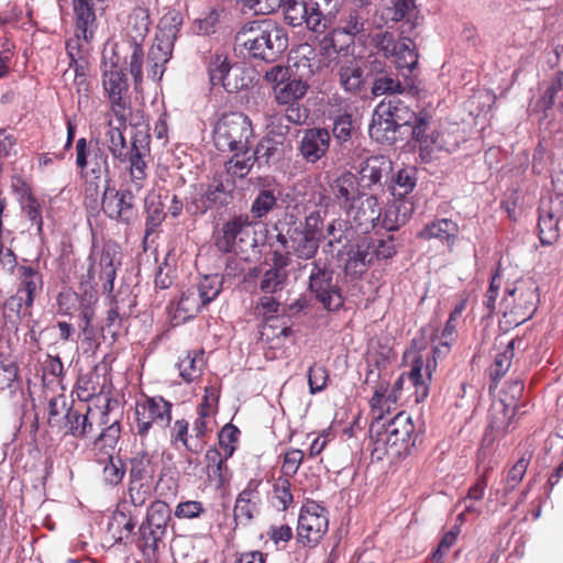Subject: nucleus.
<instances>
[{
  "instance_id": "obj_1",
  "label": "nucleus",
  "mask_w": 563,
  "mask_h": 563,
  "mask_svg": "<svg viewBox=\"0 0 563 563\" xmlns=\"http://www.w3.org/2000/svg\"><path fill=\"white\" fill-rule=\"evenodd\" d=\"M386 22L400 23L399 38L395 40L391 32H378L373 35L372 42L378 52L391 60L398 71L407 79L418 65V53L415 38L422 18L416 0H395L393 5L386 7L382 13Z\"/></svg>"
},
{
  "instance_id": "obj_2",
  "label": "nucleus",
  "mask_w": 563,
  "mask_h": 563,
  "mask_svg": "<svg viewBox=\"0 0 563 563\" xmlns=\"http://www.w3.org/2000/svg\"><path fill=\"white\" fill-rule=\"evenodd\" d=\"M287 45V32L272 19L245 23L234 38V49L241 55L266 62H274Z\"/></svg>"
},
{
  "instance_id": "obj_3",
  "label": "nucleus",
  "mask_w": 563,
  "mask_h": 563,
  "mask_svg": "<svg viewBox=\"0 0 563 563\" xmlns=\"http://www.w3.org/2000/svg\"><path fill=\"white\" fill-rule=\"evenodd\" d=\"M150 12L146 8L136 7L128 16L125 33L129 40L123 43L121 49L125 52L126 65L136 91L142 90L144 51L142 43L150 31Z\"/></svg>"
},
{
  "instance_id": "obj_4",
  "label": "nucleus",
  "mask_w": 563,
  "mask_h": 563,
  "mask_svg": "<svg viewBox=\"0 0 563 563\" xmlns=\"http://www.w3.org/2000/svg\"><path fill=\"white\" fill-rule=\"evenodd\" d=\"M106 136L108 151L120 163H130L129 174L132 185L136 190H141L147 177V165L144 162V156L148 153L147 143L145 142L147 136L135 135L130 148L120 126H110Z\"/></svg>"
},
{
  "instance_id": "obj_5",
  "label": "nucleus",
  "mask_w": 563,
  "mask_h": 563,
  "mask_svg": "<svg viewBox=\"0 0 563 563\" xmlns=\"http://www.w3.org/2000/svg\"><path fill=\"white\" fill-rule=\"evenodd\" d=\"M254 139L252 121L242 112L223 114L213 130V141L221 152H250Z\"/></svg>"
},
{
  "instance_id": "obj_6",
  "label": "nucleus",
  "mask_w": 563,
  "mask_h": 563,
  "mask_svg": "<svg viewBox=\"0 0 563 563\" xmlns=\"http://www.w3.org/2000/svg\"><path fill=\"white\" fill-rule=\"evenodd\" d=\"M180 24L181 18L177 12H168L159 21V34L156 35L146 59L147 78L154 82L159 81L164 75L165 64L172 57Z\"/></svg>"
},
{
  "instance_id": "obj_7",
  "label": "nucleus",
  "mask_w": 563,
  "mask_h": 563,
  "mask_svg": "<svg viewBox=\"0 0 563 563\" xmlns=\"http://www.w3.org/2000/svg\"><path fill=\"white\" fill-rule=\"evenodd\" d=\"M538 286L531 278L519 279L507 290L501 307L507 323L519 325L530 319L539 301Z\"/></svg>"
},
{
  "instance_id": "obj_8",
  "label": "nucleus",
  "mask_w": 563,
  "mask_h": 563,
  "mask_svg": "<svg viewBox=\"0 0 563 563\" xmlns=\"http://www.w3.org/2000/svg\"><path fill=\"white\" fill-rule=\"evenodd\" d=\"M273 229L277 232V243L284 250H288V253L306 261L316 256L320 238H313L301 232V225H297L296 216L286 213L284 220L276 222Z\"/></svg>"
},
{
  "instance_id": "obj_9",
  "label": "nucleus",
  "mask_w": 563,
  "mask_h": 563,
  "mask_svg": "<svg viewBox=\"0 0 563 563\" xmlns=\"http://www.w3.org/2000/svg\"><path fill=\"white\" fill-rule=\"evenodd\" d=\"M456 324L457 320L454 317H449L445 327L441 334L440 345L433 347V362H428L423 366L421 356H418L413 361L412 368L407 376V380L410 382L416 388V401L420 402L428 396L427 379H430L432 371L435 368V358L444 356L449 353L452 343L456 339Z\"/></svg>"
},
{
  "instance_id": "obj_10",
  "label": "nucleus",
  "mask_w": 563,
  "mask_h": 563,
  "mask_svg": "<svg viewBox=\"0 0 563 563\" xmlns=\"http://www.w3.org/2000/svg\"><path fill=\"white\" fill-rule=\"evenodd\" d=\"M373 432H376V441L393 449L395 454L415 445L416 428L411 416L405 411L398 412L387 424H378Z\"/></svg>"
},
{
  "instance_id": "obj_11",
  "label": "nucleus",
  "mask_w": 563,
  "mask_h": 563,
  "mask_svg": "<svg viewBox=\"0 0 563 563\" xmlns=\"http://www.w3.org/2000/svg\"><path fill=\"white\" fill-rule=\"evenodd\" d=\"M102 88L104 96L109 100L111 111L121 122L125 123V113L128 109L126 92L129 84L125 74L118 67L117 63H102Z\"/></svg>"
},
{
  "instance_id": "obj_12",
  "label": "nucleus",
  "mask_w": 563,
  "mask_h": 563,
  "mask_svg": "<svg viewBox=\"0 0 563 563\" xmlns=\"http://www.w3.org/2000/svg\"><path fill=\"white\" fill-rule=\"evenodd\" d=\"M309 290L328 310H339L343 306V297L333 280V271L320 261L311 263Z\"/></svg>"
},
{
  "instance_id": "obj_13",
  "label": "nucleus",
  "mask_w": 563,
  "mask_h": 563,
  "mask_svg": "<svg viewBox=\"0 0 563 563\" xmlns=\"http://www.w3.org/2000/svg\"><path fill=\"white\" fill-rule=\"evenodd\" d=\"M329 519L325 508L313 500H307L301 507L297 536L305 545H316L328 531Z\"/></svg>"
},
{
  "instance_id": "obj_14",
  "label": "nucleus",
  "mask_w": 563,
  "mask_h": 563,
  "mask_svg": "<svg viewBox=\"0 0 563 563\" xmlns=\"http://www.w3.org/2000/svg\"><path fill=\"white\" fill-rule=\"evenodd\" d=\"M172 404L162 397L146 398L136 402V434L144 438L154 427L164 428L172 419Z\"/></svg>"
},
{
  "instance_id": "obj_15",
  "label": "nucleus",
  "mask_w": 563,
  "mask_h": 563,
  "mask_svg": "<svg viewBox=\"0 0 563 563\" xmlns=\"http://www.w3.org/2000/svg\"><path fill=\"white\" fill-rule=\"evenodd\" d=\"M134 191L139 192L140 190L135 189L131 180L128 188L121 191L108 185L102 195L103 212L110 219L129 223L135 217Z\"/></svg>"
},
{
  "instance_id": "obj_16",
  "label": "nucleus",
  "mask_w": 563,
  "mask_h": 563,
  "mask_svg": "<svg viewBox=\"0 0 563 563\" xmlns=\"http://www.w3.org/2000/svg\"><path fill=\"white\" fill-rule=\"evenodd\" d=\"M251 222L247 216H236L227 221L216 238V246L220 252L230 253L243 251V245L250 240Z\"/></svg>"
},
{
  "instance_id": "obj_17",
  "label": "nucleus",
  "mask_w": 563,
  "mask_h": 563,
  "mask_svg": "<svg viewBox=\"0 0 563 563\" xmlns=\"http://www.w3.org/2000/svg\"><path fill=\"white\" fill-rule=\"evenodd\" d=\"M170 520V508L162 500H155L147 509L146 519L140 527V533L146 545L156 548L166 532Z\"/></svg>"
},
{
  "instance_id": "obj_18",
  "label": "nucleus",
  "mask_w": 563,
  "mask_h": 563,
  "mask_svg": "<svg viewBox=\"0 0 563 563\" xmlns=\"http://www.w3.org/2000/svg\"><path fill=\"white\" fill-rule=\"evenodd\" d=\"M366 18L356 10H350L340 20L338 27L332 29L322 40L323 48H332L335 53L343 48L340 44V36H346L347 42H353L354 37L365 32Z\"/></svg>"
},
{
  "instance_id": "obj_19",
  "label": "nucleus",
  "mask_w": 563,
  "mask_h": 563,
  "mask_svg": "<svg viewBox=\"0 0 563 563\" xmlns=\"http://www.w3.org/2000/svg\"><path fill=\"white\" fill-rule=\"evenodd\" d=\"M385 107L388 108L389 114L394 123L399 128H410L415 137H420L422 132L428 126V118L426 115H417L402 100L393 96L385 101Z\"/></svg>"
},
{
  "instance_id": "obj_20",
  "label": "nucleus",
  "mask_w": 563,
  "mask_h": 563,
  "mask_svg": "<svg viewBox=\"0 0 563 563\" xmlns=\"http://www.w3.org/2000/svg\"><path fill=\"white\" fill-rule=\"evenodd\" d=\"M561 201L542 202L539 209V236L543 245H551L559 239V221L561 218Z\"/></svg>"
},
{
  "instance_id": "obj_21",
  "label": "nucleus",
  "mask_w": 563,
  "mask_h": 563,
  "mask_svg": "<svg viewBox=\"0 0 563 563\" xmlns=\"http://www.w3.org/2000/svg\"><path fill=\"white\" fill-rule=\"evenodd\" d=\"M386 109L385 101H382L376 107L368 128V133L377 143L391 145L397 140L399 128L394 123L388 112L389 110Z\"/></svg>"
},
{
  "instance_id": "obj_22",
  "label": "nucleus",
  "mask_w": 563,
  "mask_h": 563,
  "mask_svg": "<svg viewBox=\"0 0 563 563\" xmlns=\"http://www.w3.org/2000/svg\"><path fill=\"white\" fill-rule=\"evenodd\" d=\"M380 211L377 198L365 194L357 202L347 207V216L357 227H363L365 230L375 228L379 223Z\"/></svg>"
},
{
  "instance_id": "obj_23",
  "label": "nucleus",
  "mask_w": 563,
  "mask_h": 563,
  "mask_svg": "<svg viewBox=\"0 0 563 563\" xmlns=\"http://www.w3.org/2000/svg\"><path fill=\"white\" fill-rule=\"evenodd\" d=\"M330 134L325 129H307L300 140L299 151L310 163L319 161L329 150Z\"/></svg>"
},
{
  "instance_id": "obj_24",
  "label": "nucleus",
  "mask_w": 563,
  "mask_h": 563,
  "mask_svg": "<svg viewBox=\"0 0 563 563\" xmlns=\"http://www.w3.org/2000/svg\"><path fill=\"white\" fill-rule=\"evenodd\" d=\"M332 192L341 207L347 208L364 196V187L356 175L344 173L332 184Z\"/></svg>"
},
{
  "instance_id": "obj_25",
  "label": "nucleus",
  "mask_w": 563,
  "mask_h": 563,
  "mask_svg": "<svg viewBox=\"0 0 563 563\" xmlns=\"http://www.w3.org/2000/svg\"><path fill=\"white\" fill-rule=\"evenodd\" d=\"M342 3V0H310L312 10L310 24L313 33L322 34L332 25Z\"/></svg>"
},
{
  "instance_id": "obj_26",
  "label": "nucleus",
  "mask_w": 563,
  "mask_h": 563,
  "mask_svg": "<svg viewBox=\"0 0 563 563\" xmlns=\"http://www.w3.org/2000/svg\"><path fill=\"white\" fill-rule=\"evenodd\" d=\"M340 86L350 93H358L364 88L363 69L354 57L341 59L336 71Z\"/></svg>"
},
{
  "instance_id": "obj_27",
  "label": "nucleus",
  "mask_w": 563,
  "mask_h": 563,
  "mask_svg": "<svg viewBox=\"0 0 563 563\" xmlns=\"http://www.w3.org/2000/svg\"><path fill=\"white\" fill-rule=\"evenodd\" d=\"M459 225L450 219H438L423 227L417 234L421 240L429 241L437 239L442 243H445L450 251L455 244L459 236Z\"/></svg>"
},
{
  "instance_id": "obj_28",
  "label": "nucleus",
  "mask_w": 563,
  "mask_h": 563,
  "mask_svg": "<svg viewBox=\"0 0 563 563\" xmlns=\"http://www.w3.org/2000/svg\"><path fill=\"white\" fill-rule=\"evenodd\" d=\"M21 278V287L16 295L10 299V305L16 303L21 307L23 301L26 307H31L34 300V294L42 286V277L37 271L31 266H21L18 269Z\"/></svg>"
},
{
  "instance_id": "obj_29",
  "label": "nucleus",
  "mask_w": 563,
  "mask_h": 563,
  "mask_svg": "<svg viewBox=\"0 0 563 563\" xmlns=\"http://www.w3.org/2000/svg\"><path fill=\"white\" fill-rule=\"evenodd\" d=\"M260 493L257 484L250 482L239 494L234 505V519L250 522L258 514Z\"/></svg>"
},
{
  "instance_id": "obj_30",
  "label": "nucleus",
  "mask_w": 563,
  "mask_h": 563,
  "mask_svg": "<svg viewBox=\"0 0 563 563\" xmlns=\"http://www.w3.org/2000/svg\"><path fill=\"white\" fill-rule=\"evenodd\" d=\"M285 22L292 26H306L309 31L313 32V27L310 24L312 16V10L310 0H283L280 5Z\"/></svg>"
},
{
  "instance_id": "obj_31",
  "label": "nucleus",
  "mask_w": 563,
  "mask_h": 563,
  "mask_svg": "<svg viewBox=\"0 0 563 563\" xmlns=\"http://www.w3.org/2000/svg\"><path fill=\"white\" fill-rule=\"evenodd\" d=\"M398 395L395 390H389L388 384L380 383L376 386L373 397L371 399V407L375 423L372 424L371 432L378 427L379 421L384 418L385 412H389L393 406L397 402Z\"/></svg>"
},
{
  "instance_id": "obj_32",
  "label": "nucleus",
  "mask_w": 563,
  "mask_h": 563,
  "mask_svg": "<svg viewBox=\"0 0 563 563\" xmlns=\"http://www.w3.org/2000/svg\"><path fill=\"white\" fill-rule=\"evenodd\" d=\"M390 167V162L384 156H371L358 167L360 183L364 189L371 188L380 181L383 173Z\"/></svg>"
},
{
  "instance_id": "obj_33",
  "label": "nucleus",
  "mask_w": 563,
  "mask_h": 563,
  "mask_svg": "<svg viewBox=\"0 0 563 563\" xmlns=\"http://www.w3.org/2000/svg\"><path fill=\"white\" fill-rule=\"evenodd\" d=\"M516 408L504 400L494 402L489 409V430L494 437L505 434L509 431Z\"/></svg>"
},
{
  "instance_id": "obj_34",
  "label": "nucleus",
  "mask_w": 563,
  "mask_h": 563,
  "mask_svg": "<svg viewBox=\"0 0 563 563\" xmlns=\"http://www.w3.org/2000/svg\"><path fill=\"white\" fill-rule=\"evenodd\" d=\"M227 459V454L222 456L221 452L216 448H210L205 454L207 476L218 487L223 486L230 478L225 464Z\"/></svg>"
},
{
  "instance_id": "obj_35",
  "label": "nucleus",
  "mask_w": 563,
  "mask_h": 563,
  "mask_svg": "<svg viewBox=\"0 0 563 563\" xmlns=\"http://www.w3.org/2000/svg\"><path fill=\"white\" fill-rule=\"evenodd\" d=\"M118 246L114 244H107L103 246L99 256V277L104 280V289L112 291L113 283L117 275L118 261Z\"/></svg>"
},
{
  "instance_id": "obj_36",
  "label": "nucleus",
  "mask_w": 563,
  "mask_h": 563,
  "mask_svg": "<svg viewBox=\"0 0 563 563\" xmlns=\"http://www.w3.org/2000/svg\"><path fill=\"white\" fill-rule=\"evenodd\" d=\"M373 261V254L365 243L352 246L347 252V258L344 265V271L347 275L358 277L366 272L367 266Z\"/></svg>"
},
{
  "instance_id": "obj_37",
  "label": "nucleus",
  "mask_w": 563,
  "mask_h": 563,
  "mask_svg": "<svg viewBox=\"0 0 563 563\" xmlns=\"http://www.w3.org/2000/svg\"><path fill=\"white\" fill-rule=\"evenodd\" d=\"M279 195L280 192L277 188L263 187L258 189L251 205V216L257 220L266 217L269 212L277 208Z\"/></svg>"
},
{
  "instance_id": "obj_38",
  "label": "nucleus",
  "mask_w": 563,
  "mask_h": 563,
  "mask_svg": "<svg viewBox=\"0 0 563 563\" xmlns=\"http://www.w3.org/2000/svg\"><path fill=\"white\" fill-rule=\"evenodd\" d=\"M411 208L406 201H396L388 205L380 218L382 228L387 231H396L404 225L410 216Z\"/></svg>"
},
{
  "instance_id": "obj_39",
  "label": "nucleus",
  "mask_w": 563,
  "mask_h": 563,
  "mask_svg": "<svg viewBox=\"0 0 563 563\" xmlns=\"http://www.w3.org/2000/svg\"><path fill=\"white\" fill-rule=\"evenodd\" d=\"M209 76L212 86L220 85L229 92L244 87V84L239 86L231 82V67L227 59L221 56H216L214 60L210 63Z\"/></svg>"
},
{
  "instance_id": "obj_40",
  "label": "nucleus",
  "mask_w": 563,
  "mask_h": 563,
  "mask_svg": "<svg viewBox=\"0 0 563 563\" xmlns=\"http://www.w3.org/2000/svg\"><path fill=\"white\" fill-rule=\"evenodd\" d=\"M177 366L179 369V375L185 382L190 383L199 378L205 367L203 352H187L183 357L179 358Z\"/></svg>"
},
{
  "instance_id": "obj_41",
  "label": "nucleus",
  "mask_w": 563,
  "mask_h": 563,
  "mask_svg": "<svg viewBox=\"0 0 563 563\" xmlns=\"http://www.w3.org/2000/svg\"><path fill=\"white\" fill-rule=\"evenodd\" d=\"M307 89L302 80L288 78L282 86L274 87V95L279 104L296 103L306 95Z\"/></svg>"
},
{
  "instance_id": "obj_42",
  "label": "nucleus",
  "mask_w": 563,
  "mask_h": 563,
  "mask_svg": "<svg viewBox=\"0 0 563 563\" xmlns=\"http://www.w3.org/2000/svg\"><path fill=\"white\" fill-rule=\"evenodd\" d=\"M170 440L173 443L181 442V444L190 452L199 453L205 446V442L194 440L189 435V423L185 419H178L170 429Z\"/></svg>"
},
{
  "instance_id": "obj_43",
  "label": "nucleus",
  "mask_w": 563,
  "mask_h": 563,
  "mask_svg": "<svg viewBox=\"0 0 563 563\" xmlns=\"http://www.w3.org/2000/svg\"><path fill=\"white\" fill-rule=\"evenodd\" d=\"M93 412L87 408L85 415L77 410L68 409L66 412V420L69 432L75 437H87L92 432L91 417Z\"/></svg>"
},
{
  "instance_id": "obj_44",
  "label": "nucleus",
  "mask_w": 563,
  "mask_h": 563,
  "mask_svg": "<svg viewBox=\"0 0 563 563\" xmlns=\"http://www.w3.org/2000/svg\"><path fill=\"white\" fill-rule=\"evenodd\" d=\"M231 198V190L227 189L222 183L214 181L208 186L201 197L202 211L212 207L228 205Z\"/></svg>"
},
{
  "instance_id": "obj_45",
  "label": "nucleus",
  "mask_w": 563,
  "mask_h": 563,
  "mask_svg": "<svg viewBox=\"0 0 563 563\" xmlns=\"http://www.w3.org/2000/svg\"><path fill=\"white\" fill-rule=\"evenodd\" d=\"M521 343L522 340L512 339L508 342L505 351L496 355L490 367V376L493 380L500 379L507 373L515 356V347L517 344L520 345Z\"/></svg>"
},
{
  "instance_id": "obj_46",
  "label": "nucleus",
  "mask_w": 563,
  "mask_h": 563,
  "mask_svg": "<svg viewBox=\"0 0 563 563\" xmlns=\"http://www.w3.org/2000/svg\"><path fill=\"white\" fill-rule=\"evenodd\" d=\"M108 0H82V7L84 8H87L88 9V12H89V19H87V23H85L84 21H81L79 19V15H78V12H74L75 13V18H76V27H77V36L80 38H84L85 41H89V38L92 37V31L90 30V26L93 24L95 20H96V10L100 9V10H103L104 9V3L107 2Z\"/></svg>"
},
{
  "instance_id": "obj_47",
  "label": "nucleus",
  "mask_w": 563,
  "mask_h": 563,
  "mask_svg": "<svg viewBox=\"0 0 563 563\" xmlns=\"http://www.w3.org/2000/svg\"><path fill=\"white\" fill-rule=\"evenodd\" d=\"M233 156L225 163L228 173L235 177H245L255 164V157L249 152L233 151Z\"/></svg>"
},
{
  "instance_id": "obj_48",
  "label": "nucleus",
  "mask_w": 563,
  "mask_h": 563,
  "mask_svg": "<svg viewBox=\"0 0 563 563\" xmlns=\"http://www.w3.org/2000/svg\"><path fill=\"white\" fill-rule=\"evenodd\" d=\"M194 289L207 306L219 296L222 289V277L217 274L206 275Z\"/></svg>"
},
{
  "instance_id": "obj_49",
  "label": "nucleus",
  "mask_w": 563,
  "mask_h": 563,
  "mask_svg": "<svg viewBox=\"0 0 563 563\" xmlns=\"http://www.w3.org/2000/svg\"><path fill=\"white\" fill-rule=\"evenodd\" d=\"M202 307H206L205 302H202L197 291L192 288L181 295L176 312L184 313L183 319H189L195 317Z\"/></svg>"
},
{
  "instance_id": "obj_50",
  "label": "nucleus",
  "mask_w": 563,
  "mask_h": 563,
  "mask_svg": "<svg viewBox=\"0 0 563 563\" xmlns=\"http://www.w3.org/2000/svg\"><path fill=\"white\" fill-rule=\"evenodd\" d=\"M404 91V87L399 79L394 78L389 74H383L375 78L372 86V93L375 97L383 95H395L401 93Z\"/></svg>"
},
{
  "instance_id": "obj_51",
  "label": "nucleus",
  "mask_w": 563,
  "mask_h": 563,
  "mask_svg": "<svg viewBox=\"0 0 563 563\" xmlns=\"http://www.w3.org/2000/svg\"><path fill=\"white\" fill-rule=\"evenodd\" d=\"M329 373L324 365L313 363L308 369V385L310 394L314 395L325 389Z\"/></svg>"
},
{
  "instance_id": "obj_52",
  "label": "nucleus",
  "mask_w": 563,
  "mask_h": 563,
  "mask_svg": "<svg viewBox=\"0 0 563 563\" xmlns=\"http://www.w3.org/2000/svg\"><path fill=\"white\" fill-rule=\"evenodd\" d=\"M21 206L23 213L36 227L37 232L41 233L43 220L40 202L34 198L33 195L26 194L21 199Z\"/></svg>"
},
{
  "instance_id": "obj_53",
  "label": "nucleus",
  "mask_w": 563,
  "mask_h": 563,
  "mask_svg": "<svg viewBox=\"0 0 563 563\" xmlns=\"http://www.w3.org/2000/svg\"><path fill=\"white\" fill-rule=\"evenodd\" d=\"M366 245L371 255L373 254V260L375 257L388 260L396 254V245L394 243L393 235H388L387 239L372 240L371 242L366 243Z\"/></svg>"
},
{
  "instance_id": "obj_54",
  "label": "nucleus",
  "mask_w": 563,
  "mask_h": 563,
  "mask_svg": "<svg viewBox=\"0 0 563 563\" xmlns=\"http://www.w3.org/2000/svg\"><path fill=\"white\" fill-rule=\"evenodd\" d=\"M152 474L151 459L147 453H139L131 460L130 475L132 482H140L146 477H151Z\"/></svg>"
},
{
  "instance_id": "obj_55",
  "label": "nucleus",
  "mask_w": 563,
  "mask_h": 563,
  "mask_svg": "<svg viewBox=\"0 0 563 563\" xmlns=\"http://www.w3.org/2000/svg\"><path fill=\"white\" fill-rule=\"evenodd\" d=\"M353 130L354 121L352 114L344 113L334 119L332 132L336 141L341 143L349 141Z\"/></svg>"
},
{
  "instance_id": "obj_56",
  "label": "nucleus",
  "mask_w": 563,
  "mask_h": 563,
  "mask_svg": "<svg viewBox=\"0 0 563 563\" xmlns=\"http://www.w3.org/2000/svg\"><path fill=\"white\" fill-rule=\"evenodd\" d=\"M415 139L419 141L420 150L424 157H431L432 154L444 148L442 135L439 132H432L427 135L424 130L420 137Z\"/></svg>"
},
{
  "instance_id": "obj_57",
  "label": "nucleus",
  "mask_w": 563,
  "mask_h": 563,
  "mask_svg": "<svg viewBox=\"0 0 563 563\" xmlns=\"http://www.w3.org/2000/svg\"><path fill=\"white\" fill-rule=\"evenodd\" d=\"M556 99L559 100V109L563 112V73L561 71L556 74L542 101L545 108H550Z\"/></svg>"
},
{
  "instance_id": "obj_58",
  "label": "nucleus",
  "mask_w": 563,
  "mask_h": 563,
  "mask_svg": "<svg viewBox=\"0 0 563 563\" xmlns=\"http://www.w3.org/2000/svg\"><path fill=\"white\" fill-rule=\"evenodd\" d=\"M347 229V222L342 219L332 220L325 229L329 247H334L338 244H342L346 241L345 231Z\"/></svg>"
},
{
  "instance_id": "obj_59",
  "label": "nucleus",
  "mask_w": 563,
  "mask_h": 563,
  "mask_svg": "<svg viewBox=\"0 0 563 563\" xmlns=\"http://www.w3.org/2000/svg\"><path fill=\"white\" fill-rule=\"evenodd\" d=\"M287 277V273H279L269 268L263 276L261 289L269 294L276 292L284 287Z\"/></svg>"
},
{
  "instance_id": "obj_60",
  "label": "nucleus",
  "mask_w": 563,
  "mask_h": 563,
  "mask_svg": "<svg viewBox=\"0 0 563 563\" xmlns=\"http://www.w3.org/2000/svg\"><path fill=\"white\" fill-rule=\"evenodd\" d=\"M394 195L405 196L412 191L416 186L415 172L412 169H400L395 178Z\"/></svg>"
},
{
  "instance_id": "obj_61",
  "label": "nucleus",
  "mask_w": 563,
  "mask_h": 563,
  "mask_svg": "<svg viewBox=\"0 0 563 563\" xmlns=\"http://www.w3.org/2000/svg\"><path fill=\"white\" fill-rule=\"evenodd\" d=\"M146 218V235L151 234L164 219V212L161 203L154 200L145 199Z\"/></svg>"
},
{
  "instance_id": "obj_62",
  "label": "nucleus",
  "mask_w": 563,
  "mask_h": 563,
  "mask_svg": "<svg viewBox=\"0 0 563 563\" xmlns=\"http://www.w3.org/2000/svg\"><path fill=\"white\" fill-rule=\"evenodd\" d=\"M239 433V429L233 424H227L220 431L219 443L223 449L224 454H227V457H230L233 454L235 450L233 443L238 441Z\"/></svg>"
},
{
  "instance_id": "obj_63",
  "label": "nucleus",
  "mask_w": 563,
  "mask_h": 563,
  "mask_svg": "<svg viewBox=\"0 0 563 563\" xmlns=\"http://www.w3.org/2000/svg\"><path fill=\"white\" fill-rule=\"evenodd\" d=\"M303 460V452L298 449L288 450L284 455L282 472L285 476H294Z\"/></svg>"
},
{
  "instance_id": "obj_64",
  "label": "nucleus",
  "mask_w": 563,
  "mask_h": 563,
  "mask_svg": "<svg viewBox=\"0 0 563 563\" xmlns=\"http://www.w3.org/2000/svg\"><path fill=\"white\" fill-rule=\"evenodd\" d=\"M205 512V508L200 501L187 500L179 503L175 509V516L178 519H195Z\"/></svg>"
}]
</instances>
